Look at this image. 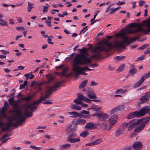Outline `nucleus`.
Instances as JSON below:
<instances>
[{
  "label": "nucleus",
  "mask_w": 150,
  "mask_h": 150,
  "mask_svg": "<svg viewBox=\"0 0 150 150\" xmlns=\"http://www.w3.org/2000/svg\"><path fill=\"white\" fill-rule=\"evenodd\" d=\"M149 53H150V47H148L145 51L144 53L145 54H147Z\"/></svg>",
  "instance_id": "nucleus-60"
},
{
  "label": "nucleus",
  "mask_w": 150,
  "mask_h": 150,
  "mask_svg": "<svg viewBox=\"0 0 150 150\" xmlns=\"http://www.w3.org/2000/svg\"><path fill=\"white\" fill-rule=\"evenodd\" d=\"M53 38V37L52 36H49L47 40V41L49 44H51L52 45L53 44V43L51 41V38Z\"/></svg>",
  "instance_id": "nucleus-47"
},
{
  "label": "nucleus",
  "mask_w": 150,
  "mask_h": 150,
  "mask_svg": "<svg viewBox=\"0 0 150 150\" xmlns=\"http://www.w3.org/2000/svg\"><path fill=\"white\" fill-rule=\"evenodd\" d=\"M91 59L83 54H76L73 61L72 70L79 67V65H87L91 63Z\"/></svg>",
  "instance_id": "nucleus-3"
},
{
  "label": "nucleus",
  "mask_w": 150,
  "mask_h": 150,
  "mask_svg": "<svg viewBox=\"0 0 150 150\" xmlns=\"http://www.w3.org/2000/svg\"><path fill=\"white\" fill-rule=\"evenodd\" d=\"M145 126L144 124H142L141 125L137 127L134 130V132H139L143 129Z\"/></svg>",
  "instance_id": "nucleus-25"
},
{
  "label": "nucleus",
  "mask_w": 150,
  "mask_h": 150,
  "mask_svg": "<svg viewBox=\"0 0 150 150\" xmlns=\"http://www.w3.org/2000/svg\"><path fill=\"white\" fill-rule=\"evenodd\" d=\"M104 40L102 41V43L105 45L106 47H105L104 46H98L96 47L94 50L96 51H102L104 52L108 51L110 50L112 48V44L111 43H108L106 39H103Z\"/></svg>",
  "instance_id": "nucleus-4"
},
{
  "label": "nucleus",
  "mask_w": 150,
  "mask_h": 150,
  "mask_svg": "<svg viewBox=\"0 0 150 150\" xmlns=\"http://www.w3.org/2000/svg\"><path fill=\"white\" fill-rule=\"evenodd\" d=\"M150 118L149 117H144L142 119L137 120V121H138V123H139V125L140 124L142 123V124H144L147 123L149 120Z\"/></svg>",
  "instance_id": "nucleus-20"
},
{
  "label": "nucleus",
  "mask_w": 150,
  "mask_h": 150,
  "mask_svg": "<svg viewBox=\"0 0 150 150\" xmlns=\"http://www.w3.org/2000/svg\"><path fill=\"white\" fill-rule=\"evenodd\" d=\"M95 48V47L93 49V52H96L97 53V54H94L91 57V58H96L97 59H99L101 57V56L100 54V53L101 52L103 51H96L94 50V48Z\"/></svg>",
  "instance_id": "nucleus-19"
},
{
  "label": "nucleus",
  "mask_w": 150,
  "mask_h": 150,
  "mask_svg": "<svg viewBox=\"0 0 150 150\" xmlns=\"http://www.w3.org/2000/svg\"><path fill=\"white\" fill-rule=\"evenodd\" d=\"M9 123H7V126L4 127L2 128L1 129V131L4 132L8 130L9 128H10L11 125H10Z\"/></svg>",
  "instance_id": "nucleus-35"
},
{
  "label": "nucleus",
  "mask_w": 150,
  "mask_h": 150,
  "mask_svg": "<svg viewBox=\"0 0 150 150\" xmlns=\"http://www.w3.org/2000/svg\"><path fill=\"white\" fill-rule=\"evenodd\" d=\"M62 69V71L60 73V77H62L64 76H65L66 77H69L71 75V74H66V71L68 70V68L67 66L63 67V68Z\"/></svg>",
  "instance_id": "nucleus-16"
},
{
  "label": "nucleus",
  "mask_w": 150,
  "mask_h": 150,
  "mask_svg": "<svg viewBox=\"0 0 150 150\" xmlns=\"http://www.w3.org/2000/svg\"><path fill=\"white\" fill-rule=\"evenodd\" d=\"M86 123V121L85 120H84L81 118L77 119L76 121V125H83L85 124Z\"/></svg>",
  "instance_id": "nucleus-24"
},
{
  "label": "nucleus",
  "mask_w": 150,
  "mask_h": 150,
  "mask_svg": "<svg viewBox=\"0 0 150 150\" xmlns=\"http://www.w3.org/2000/svg\"><path fill=\"white\" fill-rule=\"evenodd\" d=\"M129 39L127 36H124L123 38V40L121 42H117L115 44L116 48H120L121 49H125L126 47L124 45L125 44H130L132 43V42L130 41L128 42Z\"/></svg>",
  "instance_id": "nucleus-7"
},
{
  "label": "nucleus",
  "mask_w": 150,
  "mask_h": 150,
  "mask_svg": "<svg viewBox=\"0 0 150 150\" xmlns=\"http://www.w3.org/2000/svg\"><path fill=\"white\" fill-rule=\"evenodd\" d=\"M116 107L118 111L123 110L125 109V106L123 105H120Z\"/></svg>",
  "instance_id": "nucleus-43"
},
{
  "label": "nucleus",
  "mask_w": 150,
  "mask_h": 150,
  "mask_svg": "<svg viewBox=\"0 0 150 150\" xmlns=\"http://www.w3.org/2000/svg\"><path fill=\"white\" fill-rule=\"evenodd\" d=\"M139 37H135L133 38H131V39L132 40V41H131L132 42V41H134L139 39Z\"/></svg>",
  "instance_id": "nucleus-63"
},
{
  "label": "nucleus",
  "mask_w": 150,
  "mask_h": 150,
  "mask_svg": "<svg viewBox=\"0 0 150 150\" xmlns=\"http://www.w3.org/2000/svg\"><path fill=\"white\" fill-rule=\"evenodd\" d=\"M6 118L7 119L9 120V122H8V123H9L10 125H11V126L12 125V122L14 120H15V118H13L11 116H8Z\"/></svg>",
  "instance_id": "nucleus-36"
},
{
  "label": "nucleus",
  "mask_w": 150,
  "mask_h": 150,
  "mask_svg": "<svg viewBox=\"0 0 150 150\" xmlns=\"http://www.w3.org/2000/svg\"><path fill=\"white\" fill-rule=\"evenodd\" d=\"M144 81V79L143 78H142L139 81L136 83L134 86L133 88H134L139 87L141 85Z\"/></svg>",
  "instance_id": "nucleus-22"
},
{
  "label": "nucleus",
  "mask_w": 150,
  "mask_h": 150,
  "mask_svg": "<svg viewBox=\"0 0 150 150\" xmlns=\"http://www.w3.org/2000/svg\"><path fill=\"white\" fill-rule=\"evenodd\" d=\"M138 28H137L135 30H128L127 32L123 30L120 33V35L121 36H125L127 33L129 34H132L134 33H138L140 31H142L146 35L148 34L147 32V30H145L144 28H143L141 23H139L138 24Z\"/></svg>",
  "instance_id": "nucleus-6"
},
{
  "label": "nucleus",
  "mask_w": 150,
  "mask_h": 150,
  "mask_svg": "<svg viewBox=\"0 0 150 150\" xmlns=\"http://www.w3.org/2000/svg\"><path fill=\"white\" fill-rule=\"evenodd\" d=\"M149 46L148 44H145L140 47L139 49L141 50H142L145 49Z\"/></svg>",
  "instance_id": "nucleus-49"
},
{
  "label": "nucleus",
  "mask_w": 150,
  "mask_h": 150,
  "mask_svg": "<svg viewBox=\"0 0 150 150\" xmlns=\"http://www.w3.org/2000/svg\"><path fill=\"white\" fill-rule=\"evenodd\" d=\"M89 134L88 132L87 131L82 132L80 134V136L83 137H86Z\"/></svg>",
  "instance_id": "nucleus-40"
},
{
  "label": "nucleus",
  "mask_w": 150,
  "mask_h": 150,
  "mask_svg": "<svg viewBox=\"0 0 150 150\" xmlns=\"http://www.w3.org/2000/svg\"><path fill=\"white\" fill-rule=\"evenodd\" d=\"M111 5H110L107 8L105 11L106 12L109 13L110 12V14H112L116 12L115 8H110Z\"/></svg>",
  "instance_id": "nucleus-26"
},
{
  "label": "nucleus",
  "mask_w": 150,
  "mask_h": 150,
  "mask_svg": "<svg viewBox=\"0 0 150 150\" xmlns=\"http://www.w3.org/2000/svg\"><path fill=\"white\" fill-rule=\"evenodd\" d=\"M48 7L45 6L43 7V9L42 10L43 13H45L47 12L48 9Z\"/></svg>",
  "instance_id": "nucleus-53"
},
{
  "label": "nucleus",
  "mask_w": 150,
  "mask_h": 150,
  "mask_svg": "<svg viewBox=\"0 0 150 150\" xmlns=\"http://www.w3.org/2000/svg\"><path fill=\"white\" fill-rule=\"evenodd\" d=\"M52 103V102L50 101L49 100H47L43 102V103L45 104H51Z\"/></svg>",
  "instance_id": "nucleus-62"
},
{
  "label": "nucleus",
  "mask_w": 150,
  "mask_h": 150,
  "mask_svg": "<svg viewBox=\"0 0 150 150\" xmlns=\"http://www.w3.org/2000/svg\"><path fill=\"white\" fill-rule=\"evenodd\" d=\"M150 77V71L148 73L144 75L142 78H144V79H146Z\"/></svg>",
  "instance_id": "nucleus-44"
},
{
  "label": "nucleus",
  "mask_w": 150,
  "mask_h": 150,
  "mask_svg": "<svg viewBox=\"0 0 150 150\" xmlns=\"http://www.w3.org/2000/svg\"><path fill=\"white\" fill-rule=\"evenodd\" d=\"M98 84V83L95 82L94 81H92L91 82V83L90 84V86H95Z\"/></svg>",
  "instance_id": "nucleus-57"
},
{
  "label": "nucleus",
  "mask_w": 150,
  "mask_h": 150,
  "mask_svg": "<svg viewBox=\"0 0 150 150\" xmlns=\"http://www.w3.org/2000/svg\"><path fill=\"white\" fill-rule=\"evenodd\" d=\"M148 111L149 112V107L146 106L141 108L139 112L135 111V113L137 114L138 117H139L144 115Z\"/></svg>",
  "instance_id": "nucleus-10"
},
{
  "label": "nucleus",
  "mask_w": 150,
  "mask_h": 150,
  "mask_svg": "<svg viewBox=\"0 0 150 150\" xmlns=\"http://www.w3.org/2000/svg\"><path fill=\"white\" fill-rule=\"evenodd\" d=\"M144 58V57L143 56V55H141V56H140L138 58L137 60H136V61H141L142 60H143Z\"/></svg>",
  "instance_id": "nucleus-55"
},
{
  "label": "nucleus",
  "mask_w": 150,
  "mask_h": 150,
  "mask_svg": "<svg viewBox=\"0 0 150 150\" xmlns=\"http://www.w3.org/2000/svg\"><path fill=\"white\" fill-rule=\"evenodd\" d=\"M115 68L111 65H109L108 66V69L110 71H112L115 69Z\"/></svg>",
  "instance_id": "nucleus-61"
},
{
  "label": "nucleus",
  "mask_w": 150,
  "mask_h": 150,
  "mask_svg": "<svg viewBox=\"0 0 150 150\" xmlns=\"http://www.w3.org/2000/svg\"><path fill=\"white\" fill-rule=\"evenodd\" d=\"M78 50L80 52V54H83L85 56H86V55L87 54V50L86 48H83L81 49H78Z\"/></svg>",
  "instance_id": "nucleus-29"
},
{
  "label": "nucleus",
  "mask_w": 150,
  "mask_h": 150,
  "mask_svg": "<svg viewBox=\"0 0 150 150\" xmlns=\"http://www.w3.org/2000/svg\"><path fill=\"white\" fill-rule=\"evenodd\" d=\"M148 100L149 99L144 96H142L140 98V100L142 103H146L147 102Z\"/></svg>",
  "instance_id": "nucleus-34"
},
{
  "label": "nucleus",
  "mask_w": 150,
  "mask_h": 150,
  "mask_svg": "<svg viewBox=\"0 0 150 150\" xmlns=\"http://www.w3.org/2000/svg\"><path fill=\"white\" fill-rule=\"evenodd\" d=\"M142 23L144 24L145 26L148 28L147 32H150V18H149L147 20H144Z\"/></svg>",
  "instance_id": "nucleus-18"
},
{
  "label": "nucleus",
  "mask_w": 150,
  "mask_h": 150,
  "mask_svg": "<svg viewBox=\"0 0 150 150\" xmlns=\"http://www.w3.org/2000/svg\"><path fill=\"white\" fill-rule=\"evenodd\" d=\"M16 29L19 30H25V28L23 27L20 26L16 28Z\"/></svg>",
  "instance_id": "nucleus-56"
},
{
  "label": "nucleus",
  "mask_w": 150,
  "mask_h": 150,
  "mask_svg": "<svg viewBox=\"0 0 150 150\" xmlns=\"http://www.w3.org/2000/svg\"><path fill=\"white\" fill-rule=\"evenodd\" d=\"M88 81V80H87L82 81L79 86V88L80 89H81L85 87L86 86Z\"/></svg>",
  "instance_id": "nucleus-30"
},
{
  "label": "nucleus",
  "mask_w": 150,
  "mask_h": 150,
  "mask_svg": "<svg viewBox=\"0 0 150 150\" xmlns=\"http://www.w3.org/2000/svg\"><path fill=\"white\" fill-rule=\"evenodd\" d=\"M91 108L93 110V111L97 112L98 111L100 110L101 109V108L100 107H99L98 108H95L93 107V108Z\"/></svg>",
  "instance_id": "nucleus-59"
},
{
  "label": "nucleus",
  "mask_w": 150,
  "mask_h": 150,
  "mask_svg": "<svg viewBox=\"0 0 150 150\" xmlns=\"http://www.w3.org/2000/svg\"><path fill=\"white\" fill-rule=\"evenodd\" d=\"M118 111L116 107L115 108H114L111 110L110 111V114H113L115 113Z\"/></svg>",
  "instance_id": "nucleus-46"
},
{
  "label": "nucleus",
  "mask_w": 150,
  "mask_h": 150,
  "mask_svg": "<svg viewBox=\"0 0 150 150\" xmlns=\"http://www.w3.org/2000/svg\"><path fill=\"white\" fill-rule=\"evenodd\" d=\"M33 73L32 72H31L29 73L28 74H25L24 75V76L25 77H26V80L28 79L29 78V75H31V74H32Z\"/></svg>",
  "instance_id": "nucleus-50"
},
{
  "label": "nucleus",
  "mask_w": 150,
  "mask_h": 150,
  "mask_svg": "<svg viewBox=\"0 0 150 150\" xmlns=\"http://www.w3.org/2000/svg\"><path fill=\"white\" fill-rule=\"evenodd\" d=\"M28 7L27 8L28 9H31L33 8V7L32 6L33 5V4L30 3L29 2H28Z\"/></svg>",
  "instance_id": "nucleus-51"
},
{
  "label": "nucleus",
  "mask_w": 150,
  "mask_h": 150,
  "mask_svg": "<svg viewBox=\"0 0 150 150\" xmlns=\"http://www.w3.org/2000/svg\"><path fill=\"white\" fill-rule=\"evenodd\" d=\"M8 102L11 105H13L15 103V101L14 100V97H12L8 99Z\"/></svg>",
  "instance_id": "nucleus-42"
},
{
  "label": "nucleus",
  "mask_w": 150,
  "mask_h": 150,
  "mask_svg": "<svg viewBox=\"0 0 150 150\" xmlns=\"http://www.w3.org/2000/svg\"><path fill=\"white\" fill-rule=\"evenodd\" d=\"M86 70L84 67H79L73 70L74 76L76 78H78L81 74L87 75V74L84 71Z\"/></svg>",
  "instance_id": "nucleus-9"
},
{
  "label": "nucleus",
  "mask_w": 150,
  "mask_h": 150,
  "mask_svg": "<svg viewBox=\"0 0 150 150\" xmlns=\"http://www.w3.org/2000/svg\"><path fill=\"white\" fill-rule=\"evenodd\" d=\"M0 115L2 117L6 118L7 117L5 113V112L1 110L0 112Z\"/></svg>",
  "instance_id": "nucleus-45"
},
{
  "label": "nucleus",
  "mask_w": 150,
  "mask_h": 150,
  "mask_svg": "<svg viewBox=\"0 0 150 150\" xmlns=\"http://www.w3.org/2000/svg\"><path fill=\"white\" fill-rule=\"evenodd\" d=\"M0 24L2 26H4L5 25L7 26L8 25L7 22H4L2 19H1V21H0Z\"/></svg>",
  "instance_id": "nucleus-48"
},
{
  "label": "nucleus",
  "mask_w": 150,
  "mask_h": 150,
  "mask_svg": "<svg viewBox=\"0 0 150 150\" xmlns=\"http://www.w3.org/2000/svg\"><path fill=\"white\" fill-rule=\"evenodd\" d=\"M102 142V139H96L94 141H93L91 143L86 144V146H93L94 145L99 144Z\"/></svg>",
  "instance_id": "nucleus-15"
},
{
  "label": "nucleus",
  "mask_w": 150,
  "mask_h": 150,
  "mask_svg": "<svg viewBox=\"0 0 150 150\" xmlns=\"http://www.w3.org/2000/svg\"><path fill=\"white\" fill-rule=\"evenodd\" d=\"M108 117V116L107 114L103 113L101 117L99 118V119L100 120L103 121L106 118Z\"/></svg>",
  "instance_id": "nucleus-38"
},
{
  "label": "nucleus",
  "mask_w": 150,
  "mask_h": 150,
  "mask_svg": "<svg viewBox=\"0 0 150 150\" xmlns=\"http://www.w3.org/2000/svg\"><path fill=\"white\" fill-rule=\"evenodd\" d=\"M125 65L124 64H122L120 65L119 67L117 70L118 72H120L122 71L125 67Z\"/></svg>",
  "instance_id": "nucleus-41"
},
{
  "label": "nucleus",
  "mask_w": 150,
  "mask_h": 150,
  "mask_svg": "<svg viewBox=\"0 0 150 150\" xmlns=\"http://www.w3.org/2000/svg\"><path fill=\"white\" fill-rule=\"evenodd\" d=\"M132 147L135 150H139L142 148V143L139 142H134L132 145Z\"/></svg>",
  "instance_id": "nucleus-14"
},
{
  "label": "nucleus",
  "mask_w": 150,
  "mask_h": 150,
  "mask_svg": "<svg viewBox=\"0 0 150 150\" xmlns=\"http://www.w3.org/2000/svg\"><path fill=\"white\" fill-rule=\"evenodd\" d=\"M67 113L69 115H73L72 116H70V117L74 118L78 117L79 116V113L75 111H73L70 112H67Z\"/></svg>",
  "instance_id": "nucleus-27"
},
{
  "label": "nucleus",
  "mask_w": 150,
  "mask_h": 150,
  "mask_svg": "<svg viewBox=\"0 0 150 150\" xmlns=\"http://www.w3.org/2000/svg\"><path fill=\"white\" fill-rule=\"evenodd\" d=\"M71 108L76 110H80L82 108L81 107L77 106V104L72 105L71 106Z\"/></svg>",
  "instance_id": "nucleus-31"
},
{
  "label": "nucleus",
  "mask_w": 150,
  "mask_h": 150,
  "mask_svg": "<svg viewBox=\"0 0 150 150\" xmlns=\"http://www.w3.org/2000/svg\"><path fill=\"white\" fill-rule=\"evenodd\" d=\"M50 88L47 90L46 92V94L45 97H43L42 96H40V99L36 101L33 103L28 104L25 103L21 106L22 108L24 110V116L23 115L21 112V109L20 108L17 109H13L11 111V112L12 113H15L16 114V117H15V120H18V124H21L26 120V117H31L33 116V113L31 112H34L37 110V107L34 106L35 104H38L41 102L45 99H47L50 96L51 91Z\"/></svg>",
  "instance_id": "nucleus-1"
},
{
  "label": "nucleus",
  "mask_w": 150,
  "mask_h": 150,
  "mask_svg": "<svg viewBox=\"0 0 150 150\" xmlns=\"http://www.w3.org/2000/svg\"><path fill=\"white\" fill-rule=\"evenodd\" d=\"M76 136V133H72L69 136L67 139V141L71 143L79 142L80 141V138L79 137H78L76 139H74V138Z\"/></svg>",
  "instance_id": "nucleus-11"
},
{
  "label": "nucleus",
  "mask_w": 150,
  "mask_h": 150,
  "mask_svg": "<svg viewBox=\"0 0 150 150\" xmlns=\"http://www.w3.org/2000/svg\"><path fill=\"white\" fill-rule=\"evenodd\" d=\"M70 144H61L60 146V148L61 149H67L69 148L71 146Z\"/></svg>",
  "instance_id": "nucleus-33"
},
{
  "label": "nucleus",
  "mask_w": 150,
  "mask_h": 150,
  "mask_svg": "<svg viewBox=\"0 0 150 150\" xmlns=\"http://www.w3.org/2000/svg\"><path fill=\"white\" fill-rule=\"evenodd\" d=\"M145 2L144 1L140 0L139 1V6H142L144 4H145Z\"/></svg>",
  "instance_id": "nucleus-58"
},
{
  "label": "nucleus",
  "mask_w": 150,
  "mask_h": 150,
  "mask_svg": "<svg viewBox=\"0 0 150 150\" xmlns=\"http://www.w3.org/2000/svg\"><path fill=\"white\" fill-rule=\"evenodd\" d=\"M127 91L126 89H123L122 88H120L117 90L116 91L115 93L117 94H119L120 93H124Z\"/></svg>",
  "instance_id": "nucleus-37"
},
{
  "label": "nucleus",
  "mask_w": 150,
  "mask_h": 150,
  "mask_svg": "<svg viewBox=\"0 0 150 150\" xmlns=\"http://www.w3.org/2000/svg\"><path fill=\"white\" fill-rule=\"evenodd\" d=\"M97 125L93 123L89 122L87 123L85 126V128L86 129H88L90 130L97 128Z\"/></svg>",
  "instance_id": "nucleus-17"
},
{
  "label": "nucleus",
  "mask_w": 150,
  "mask_h": 150,
  "mask_svg": "<svg viewBox=\"0 0 150 150\" xmlns=\"http://www.w3.org/2000/svg\"><path fill=\"white\" fill-rule=\"evenodd\" d=\"M137 114L135 113V112H132L129 114L127 117V118L128 119H129L133 118L135 117H138Z\"/></svg>",
  "instance_id": "nucleus-28"
},
{
  "label": "nucleus",
  "mask_w": 150,
  "mask_h": 150,
  "mask_svg": "<svg viewBox=\"0 0 150 150\" xmlns=\"http://www.w3.org/2000/svg\"><path fill=\"white\" fill-rule=\"evenodd\" d=\"M83 100L88 103H91V100L81 94L79 95L77 98L74 100V102L77 104H81L83 107H87L88 105L82 103V101Z\"/></svg>",
  "instance_id": "nucleus-5"
},
{
  "label": "nucleus",
  "mask_w": 150,
  "mask_h": 150,
  "mask_svg": "<svg viewBox=\"0 0 150 150\" xmlns=\"http://www.w3.org/2000/svg\"><path fill=\"white\" fill-rule=\"evenodd\" d=\"M81 113H83V114H85L86 115H87L89 114L90 113L89 111H86L85 110H83L81 112Z\"/></svg>",
  "instance_id": "nucleus-54"
},
{
  "label": "nucleus",
  "mask_w": 150,
  "mask_h": 150,
  "mask_svg": "<svg viewBox=\"0 0 150 150\" xmlns=\"http://www.w3.org/2000/svg\"><path fill=\"white\" fill-rule=\"evenodd\" d=\"M117 115H116L110 117L109 119V122L110 124L111 125H114L117 123Z\"/></svg>",
  "instance_id": "nucleus-13"
},
{
  "label": "nucleus",
  "mask_w": 150,
  "mask_h": 150,
  "mask_svg": "<svg viewBox=\"0 0 150 150\" xmlns=\"http://www.w3.org/2000/svg\"><path fill=\"white\" fill-rule=\"evenodd\" d=\"M46 76L48 78L47 81H41L40 82L33 81L30 84V86L31 87H33L35 85H36L38 87V91L40 92L42 90V86L47 87L45 95H44V96H42L43 97H45L46 94V92L47 90H48L50 88H51V89L50 90V91H51V92L50 93V96L52 93L53 91H56L57 89L61 86V84L63 83L64 81V80H62L57 82L52 86H48L47 85L53 79L54 77L51 75L49 74L46 75Z\"/></svg>",
  "instance_id": "nucleus-2"
},
{
  "label": "nucleus",
  "mask_w": 150,
  "mask_h": 150,
  "mask_svg": "<svg viewBox=\"0 0 150 150\" xmlns=\"http://www.w3.org/2000/svg\"><path fill=\"white\" fill-rule=\"evenodd\" d=\"M121 128L118 129L116 131L115 134V136L116 137H118V136L121 135L124 132L125 130L124 129V127H122Z\"/></svg>",
  "instance_id": "nucleus-21"
},
{
  "label": "nucleus",
  "mask_w": 150,
  "mask_h": 150,
  "mask_svg": "<svg viewBox=\"0 0 150 150\" xmlns=\"http://www.w3.org/2000/svg\"><path fill=\"white\" fill-rule=\"evenodd\" d=\"M144 96L149 99L150 98V92H148L146 93L145 94Z\"/></svg>",
  "instance_id": "nucleus-52"
},
{
  "label": "nucleus",
  "mask_w": 150,
  "mask_h": 150,
  "mask_svg": "<svg viewBox=\"0 0 150 150\" xmlns=\"http://www.w3.org/2000/svg\"><path fill=\"white\" fill-rule=\"evenodd\" d=\"M114 59L116 61H120V57L119 56H117L115 57Z\"/></svg>",
  "instance_id": "nucleus-64"
},
{
  "label": "nucleus",
  "mask_w": 150,
  "mask_h": 150,
  "mask_svg": "<svg viewBox=\"0 0 150 150\" xmlns=\"http://www.w3.org/2000/svg\"><path fill=\"white\" fill-rule=\"evenodd\" d=\"M31 100V98L29 95H28L26 97H23L22 98V100H25L27 103L29 102Z\"/></svg>",
  "instance_id": "nucleus-39"
},
{
  "label": "nucleus",
  "mask_w": 150,
  "mask_h": 150,
  "mask_svg": "<svg viewBox=\"0 0 150 150\" xmlns=\"http://www.w3.org/2000/svg\"><path fill=\"white\" fill-rule=\"evenodd\" d=\"M94 92L93 90L91 88H88L87 91V93L88 96L90 98L93 99V98H95L94 97V96H92V97L90 96V94H94Z\"/></svg>",
  "instance_id": "nucleus-32"
},
{
  "label": "nucleus",
  "mask_w": 150,
  "mask_h": 150,
  "mask_svg": "<svg viewBox=\"0 0 150 150\" xmlns=\"http://www.w3.org/2000/svg\"><path fill=\"white\" fill-rule=\"evenodd\" d=\"M137 119L133 120L127 123H124L122 125V127H126L128 128L127 131H130L134 129L136 126L139 125Z\"/></svg>",
  "instance_id": "nucleus-8"
},
{
  "label": "nucleus",
  "mask_w": 150,
  "mask_h": 150,
  "mask_svg": "<svg viewBox=\"0 0 150 150\" xmlns=\"http://www.w3.org/2000/svg\"><path fill=\"white\" fill-rule=\"evenodd\" d=\"M72 125L71 124L67 126L66 129V132L67 134L69 135L74 133L77 129V126H76L74 128H72Z\"/></svg>",
  "instance_id": "nucleus-12"
},
{
  "label": "nucleus",
  "mask_w": 150,
  "mask_h": 150,
  "mask_svg": "<svg viewBox=\"0 0 150 150\" xmlns=\"http://www.w3.org/2000/svg\"><path fill=\"white\" fill-rule=\"evenodd\" d=\"M131 66L132 67L129 71V75L133 76L135 73H136L137 71L134 65H132Z\"/></svg>",
  "instance_id": "nucleus-23"
}]
</instances>
